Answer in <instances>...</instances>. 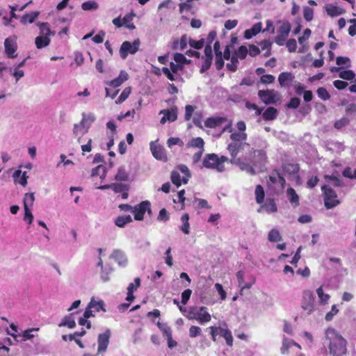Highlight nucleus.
<instances>
[{"label": "nucleus", "mask_w": 356, "mask_h": 356, "mask_svg": "<svg viewBox=\"0 0 356 356\" xmlns=\"http://www.w3.org/2000/svg\"><path fill=\"white\" fill-rule=\"evenodd\" d=\"M192 294V291L189 289L184 290L181 293V303L183 305H186L189 300Z\"/></svg>", "instance_id": "obj_64"}, {"label": "nucleus", "mask_w": 356, "mask_h": 356, "mask_svg": "<svg viewBox=\"0 0 356 356\" xmlns=\"http://www.w3.org/2000/svg\"><path fill=\"white\" fill-rule=\"evenodd\" d=\"M339 76L342 79L350 81L355 78V74L353 70H347L340 72Z\"/></svg>", "instance_id": "obj_47"}, {"label": "nucleus", "mask_w": 356, "mask_h": 356, "mask_svg": "<svg viewBox=\"0 0 356 356\" xmlns=\"http://www.w3.org/2000/svg\"><path fill=\"white\" fill-rule=\"evenodd\" d=\"M249 145H250L246 143H231L229 144L227 149L231 155V163H236L239 165L241 169H243L244 166L246 165L241 161V159L237 158V154L245 146Z\"/></svg>", "instance_id": "obj_6"}, {"label": "nucleus", "mask_w": 356, "mask_h": 356, "mask_svg": "<svg viewBox=\"0 0 356 356\" xmlns=\"http://www.w3.org/2000/svg\"><path fill=\"white\" fill-rule=\"evenodd\" d=\"M187 318L189 320H196L200 324L208 323L211 321V316L207 312L206 307H191L188 311L186 315Z\"/></svg>", "instance_id": "obj_3"}, {"label": "nucleus", "mask_w": 356, "mask_h": 356, "mask_svg": "<svg viewBox=\"0 0 356 356\" xmlns=\"http://www.w3.org/2000/svg\"><path fill=\"white\" fill-rule=\"evenodd\" d=\"M228 160L225 156L218 157L216 154H208L205 156L202 165L206 168L216 169L218 172L225 170L224 163Z\"/></svg>", "instance_id": "obj_2"}, {"label": "nucleus", "mask_w": 356, "mask_h": 356, "mask_svg": "<svg viewBox=\"0 0 356 356\" xmlns=\"http://www.w3.org/2000/svg\"><path fill=\"white\" fill-rule=\"evenodd\" d=\"M294 76L292 75L291 72H282L278 76V81L280 85L282 87L286 86L288 85L289 81H291L293 79Z\"/></svg>", "instance_id": "obj_28"}, {"label": "nucleus", "mask_w": 356, "mask_h": 356, "mask_svg": "<svg viewBox=\"0 0 356 356\" xmlns=\"http://www.w3.org/2000/svg\"><path fill=\"white\" fill-rule=\"evenodd\" d=\"M254 193L256 202L259 204H263L265 197V192L263 186L260 184L257 185Z\"/></svg>", "instance_id": "obj_29"}, {"label": "nucleus", "mask_w": 356, "mask_h": 356, "mask_svg": "<svg viewBox=\"0 0 356 356\" xmlns=\"http://www.w3.org/2000/svg\"><path fill=\"white\" fill-rule=\"evenodd\" d=\"M188 220V213H186L181 216V221L182 222V225L180 227V230L185 234H188L190 232V224Z\"/></svg>", "instance_id": "obj_30"}, {"label": "nucleus", "mask_w": 356, "mask_h": 356, "mask_svg": "<svg viewBox=\"0 0 356 356\" xmlns=\"http://www.w3.org/2000/svg\"><path fill=\"white\" fill-rule=\"evenodd\" d=\"M316 293L320 299V302L323 304H326L330 298V296L323 293V287L320 286L318 288Z\"/></svg>", "instance_id": "obj_55"}, {"label": "nucleus", "mask_w": 356, "mask_h": 356, "mask_svg": "<svg viewBox=\"0 0 356 356\" xmlns=\"http://www.w3.org/2000/svg\"><path fill=\"white\" fill-rule=\"evenodd\" d=\"M35 200L34 193H26L24 199V207H32Z\"/></svg>", "instance_id": "obj_50"}, {"label": "nucleus", "mask_w": 356, "mask_h": 356, "mask_svg": "<svg viewBox=\"0 0 356 356\" xmlns=\"http://www.w3.org/2000/svg\"><path fill=\"white\" fill-rule=\"evenodd\" d=\"M225 122H227L226 118L211 117V118H208L204 121V126L207 128L215 129V128L220 127Z\"/></svg>", "instance_id": "obj_17"}, {"label": "nucleus", "mask_w": 356, "mask_h": 356, "mask_svg": "<svg viewBox=\"0 0 356 356\" xmlns=\"http://www.w3.org/2000/svg\"><path fill=\"white\" fill-rule=\"evenodd\" d=\"M261 209H264L268 213H275L277 211L275 200L273 198H267L266 202L262 204Z\"/></svg>", "instance_id": "obj_24"}, {"label": "nucleus", "mask_w": 356, "mask_h": 356, "mask_svg": "<svg viewBox=\"0 0 356 356\" xmlns=\"http://www.w3.org/2000/svg\"><path fill=\"white\" fill-rule=\"evenodd\" d=\"M300 104V99L298 97H292L286 106L288 108L296 109Z\"/></svg>", "instance_id": "obj_59"}, {"label": "nucleus", "mask_w": 356, "mask_h": 356, "mask_svg": "<svg viewBox=\"0 0 356 356\" xmlns=\"http://www.w3.org/2000/svg\"><path fill=\"white\" fill-rule=\"evenodd\" d=\"M4 48L5 52L8 58H15L17 55L15 54V53L17 49V36L12 35L7 38L4 41Z\"/></svg>", "instance_id": "obj_11"}, {"label": "nucleus", "mask_w": 356, "mask_h": 356, "mask_svg": "<svg viewBox=\"0 0 356 356\" xmlns=\"http://www.w3.org/2000/svg\"><path fill=\"white\" fill-rule=\"evenodd\" d=\"M112 257L121 266H125L128 262L127 258L124 255V252L119 250H115L112 254Z\"/></svg>", "instance_id": "obj_23"}, {"label": "nucleus", "mask_w": 356, "mask_h": 356, "mask_svg": "<svg viewBox=\"0 0 356 356\" xmlns=\"http://www.w3.org/2000/svg\"><path fill=\"white\" fill-rule=\"evenodd\" d=\"M87 121L88 119H86V115L83 114V118L80 123L74 124L73 133L76 136H79L80 134H84L88 131L90 127V123L86 124Z\"/></svg>", "instance_id": "obj_15"}, {"label": "nucleus", "mask_w": 356, "mask_h": 356, "mask_svg": "<svg viewBox=\"0 0 356 356\" xmlns=\"http://www.w3.org/2000/svg\"><path fill=\"white\" fill-rule=\"evenodd\" d=\"M248 53V49L244 45L240 46L238 48L237 51L234 52L235 55H236L241 60H243L246 58Z\"/></svg>", "instance_id": "obj_51"}, {"label": "nucleus", "mask_w": 356, "mask_h": 356, "mask_svg": "<svg viewBox=\"0 0 356 356\" xmlns=\"http://www.w3.org/2000/svg\"><path fill=\"white\" fill-rule=\"evenodd\" d=\"M131 91V89L130 87L125 88L120 94V95L119 96V97L118 98V99L115 101V103L118 104L124 102L129 96Z\"/></svg>", "instance_id": "obj_45"}, {"label": "nucleus", "mask_w": 356, "mask_h": 356, "mask_svg": "<svg viewBox=\"0 0 356 356\" xmlns=\"http://www.w3.org/2000/svg\"><path fill=\"white\" fill-rule=\"evenodd\" d=\"M209 329L210 330V334L213 341H216L217 336L219 335L225 339L226 343L229 347L233 346L234 338L231 330L227 327L226 325L225 327L210 326Z\"/></svg>", "instance_id": "obj_4"}, {"label": "nucleus", "mask_w": 356, "mask_h": 356, "mask_svg": "<svg viewBox=\"0 0 356 356\" xmlns=\"http://www.w3.org/2000/svg\"><path fill=\"white\" fill-rule=\"evenodd\" d=\"M40 15L39 11H33L29 13L24 14L20 19V22L25 25L27 23H33Z\"/></svg>", "instance_id": "obj_26"}, {"label": "nucleus", "mask_w": 356, "mask_h": 356, "mask_svg": "<svg viewBox=\"0 0 356 356\" xmlns=\"http://www.w3.org/2000/svg\"><path fill=\"white\" fill-rule=\"evenodd\" d=\"M58 326H67L69 328H74L76 326V323L75 321L72 318V314H70L69 316H65Z\"/></svg>", "instance_id": "obj_36"}, {"label": "nucleus", "mask_w": 356, "mask_h": 356, "mask_svg": "<svg viewBox=\"0 0 356 356\" xmlns=\"http://www.w3.org/2000/svg\"><path fill=\"white\" fill-rule=\"evenodd\" d=\"M170 178L172 184L177 186V187H179L181 185V176L178 172L172 171Z\"/></svg>", "instance_id": "obj_56"}, {"label": "nucleus", "mask_w": 356, "mask_h": 356, "mask_svg": "<svg viewBox=\"0 0 356 356\" xmlns=\"http://www.w3.org/2000/svg\"><path fill=\"white\" fill-rule=\"evenodd\" d=\"M174 60L177 63L181 64H190L191 60L187 59L184 54L180 53H176L174 54Z\"/></svg>", "instance_id": "obj_49"}, {"label": "nucleus", "mask_w": 356, "mask_h": 356, "mask_svg": "<svg viewBox=\"0 0 356 356\" xmlns=\"http://www.w3.org/2000/svg\"><path fill=\"white\" fill-rule=\"evenodd\" d=\"M249 160L253 163H260L266 159V152L263 149H254L252 148L250 150Z\"/></svg>", "instance_id": "obj_14"}, {"label": "nucleus", "mask_w": 356, "mask_h": 356, "mask_svg": "<svg viewBox=\"0 0 356 356\" xmlns=\"http://www.w3.org/2000/svg\"><path fill=\"white\" fill-rule=\"evenodd\" d=\"M177 112L174 109L167 110L165 112V115L162 118L161 122H164L166 120L170 122H174L177 120Z\"/></svg>", "instance_id": "obj_37"}, {"label": "nucleus", "mask_w": 356, "mask_h": 356, "mask_svg": "<svg viewBox=\"0 0 356 356\" xmlns=\"http://www.w3.org/2000/svg\"><path fill=\"white\" fill-rule=\"evenodd\" d=\"M289 200L293 207L299 205V196L293 188H289L286 191Z\"/></svg>", "instance_id": "obj_27"}, {"label": "nucleus", "mask_w": 356, "mask_h": 356, "mask_svg": "<svg viewBox=\"0 0 356 356\" xmlns=\"http://www.w3.org/2000/svg\"><path fill=\"white\" fill-rule=\"evenodd\" d=\"M89 303L90 307H92V309H93V312H98L101 310L103 312H106V309L104 308V302L103 300L95 301V298H92Z\"/></svg>", "instance_id": "obj_34"}, {"label": "nucleus", "mask_w": 356, "mask_h": 356, "mask_svg": "<svg viewBox=\"0 0 356 356\" xmlns=\"http://www.w3.org/2000/svg\"><path fill=\"white\" fill-rule=\"evenodd\" d=\"M286 46L288 49V51L291 53L295 52L297 49V42L296 40L293 38L288 40L285 42Z\"/></svg>", "instance_id": "obj_58"}, {"label": "nucleus", "mask_w": 356, "mask_h": 356, "mask_svg": "<svg viewBox=\"0 0 356 356\" xmlns=\"http://www.w3.org/2000/svg\"><path fill=\"white\" fill-rule=\"evenodd\" d=\"M111 188L115 193H119L128 190V186L123 184L113 183L111 184Z\"/></svg>", "instance_id": "obj_52"}, {"label": "nucleus", "mask_w": 356, "mask_h": 356, "mask_svg": "<svg viewBox=\"0 0 356 356\" xmlns=\"http://www.w3.org/2000/svg\"><path fill=\"white\" fill-rule=\"evenodd\" d=\"M330 341L329 350L333 356H342L346 352V341L334 329L328 328L325 332Z\"/></svg>", "instance_id": "obj_1"}, {"label": "nucleus", "mask_w": 356, "mask_h": 356, "mask_svg": "<svg viewBox=\"0 0 356 356\" xmlns=\"http://www.w3.org/2000/svg\"><path fill=\"white\" fill-rule=\"evenodd\" d=\"M50 41L49 38L47 35H40L36 37L35 43L38 49H42L48 46Z\"/></svg>", "instance_id": "obj_31"}, {"label": "nucleus", "mask_w": 356, "mask_h": 356, "mask_svg": "<svg viewBox=\"0 0 356 356\" xmlns=\"http://www.w3.org/2000/svg\"><path fill=\"white\" fill-rule=\"evenodd\" d=\"M132 221L130 215L118 216L115 220V225L119 227H124L125 225Z\"/></svg>", "instance_id": "obj_32"}, {"label": "nucleus", "mask_w": 356, "mask_h": 356, "mask_svg": "<svg viewBox=\"0 0 356 356\" xmlns=\"http://www.w3.org/2000/svg\"><path fill=\"white\" fill-rule=\"evenodd\" d=\"M258 96L266 105L275 104L280 99V94L274 90H260Z\"/></svg>", "instance_id": "obj_8"}, {"label": "nucleus", "mask_w": 356, "mask_h": 356, "mask_svg": "<svg viewBox=\"0 0 356 356\" xmlns=\"http://www.w3.org/2000/svg\"><path fill=\"white\" fill-rule=\"evenodd\" d=\"M296 343L292 340H289L286 338H284L282 341V345L280 348L282 354L284 355L288 353L289 349Z\"/></svg>", "instance_id": "obj_41"}, {"label": "nucleus", "mask_w": 356, "mask_h": 356, "mask_svg": "<svg viewBox=\"0 0 356 356\" xmlns=\"http://www.w3.org/2000/svg\"><path fill=\"white\" fill-rule=\"evenodd\" d=\"M139 42L134 41L133 43H131L129 41H124L120 49V53L121 57L124 59L127 58L128 54H134L138 49Z\"/></svg>", "instance_id": "obj_12"}, {"label": "nucleus", "mask_w": 356, "mask_h": 356, "mask_svg": "<svg viewBox=\"0 0 356 356\" xmlns=\"http://www.w3.org/2000/svg\"><path fill=\"white\" fill-rule=\"evenodd\" d=\"M278 115L277 108L269 106L262 113V118L266 121H270L275 120Z\"/></svg>", "instance_id": "obj_25"}, {"label": "nucleus", "mask_w": 356, "mask_h": 356, "mask_svg": "<svg viewBox=\"0 0 356 356\" xmlns=\"http://www.w3.org/2000/svg\"><path fill=\"white\" fill-rule=\"evenodd\" d=\"M321 190L323 193L324 205L327 209H332L340 204L336 192L330 186L324 185Z\"/></svg>", "instance_id": "obj_5"}, {"label": "nucleus", "mask_w": 356, "mask_h": 356, "mask_svg": "<svg viewBox=\"0 0 356 356\" xmlns=\"http://www.w3.org/2000/svg\"><path fill=\"white\" fill-rule=\"evenodd\" d=\"M269 181L274 184H278L282 188H284L286 185V180L284 177L277 169L272 170L269 175Z\"/></svg>", "instance_id": "obj_16"}, {"label": "nucleus", "mask_w": 356, "mask_h": 356, "mask_svg": "<svg viewBox=\"0 0 356 356\" xmlns=\"http://www.w3.org/2000/svg\"><path fill=\"white\" fill-rule=\"evenodd\" d=\"M135 14L131 12V13L127 14L122 19L123 25H124L129 30H134L136 29L135 25L132 22Z\"/></svg>", "instance_id": "obj_33"}, {"label": "nucleus", "mask_w": 356, "mask_h": 356, "mask_svg": "<svg viewBox=\"0 0 356 356\" xmlns=\"http://www.w3.org/2000/svg\"><path fill=\"white\" fill-rule=\"evenodd\" d=\"M158 140L152 141L149 144L150 150L153 156L159 161H167L168 156L165 150V148L157 143Z\"/></svg>", "instance_id": "obj_10"}, {"label": "nucleus", "mask_w": 356, "mask_h": 356, "mask_svg": "<svg viewBox=\"0 0 356 356\" xmlns=\"http://www.w3.org/2000/svg\"><path fill=\"white\" fill-rule=\"evenodd\" d=\"M189 145L191 147H197L200 149H204V142L202 138L197 137V138H193L191 140Z\"/></svg>", "instance_id": "obj_48"}, {"label": "nucleus", "mask_w": 356, "mask_h": 356, "mask_svg": "<svg viewBox=\"0 0 356 356\" xmlns=\"http://www.w3.org/2000/svg\"><path fill=\"white\" fill-rule=\"evenodd\" d=\"M129 175L124 167L118 168L117 174L115 175V179L117 181H127Z\"/></svg>", "instance_id": "obj_39"}, {"label": "nucleus", "mask_w": 356, "mask_h": 356, "mask_svg": "<svg viewBox=\"0 0 356 356\" xmlns=\"http://www.w3.org/2000/svg\"><path fill=\"white\" fill-rule=\"evenodd\" d=\"M282 168L285 173L291 175H298L300 171V167L298 163H283Z\"/></svg>", "instance_id": "obj_20"}, {"label": "nucleus", "mask_w": 356, "mask_h": 356, "mask_svg": "<svg viewBox=\"0 0 356 356\" xmlns=\"http://www.w3.org/2000/svg\"><path fill=\"white\" fill-rule=\"evenodd\" d=\"M201 328L198 326L192 325L189 328V336L191 338H195L201 334Z\"/></svg>", "instance_id": "obj_61"}, {"label": "nucleus", "mask_w": 356, "mask_h": 356, "mask_svg": "<svg viewBox=\"0 0 356 356\" xmlns=\"http://www.w3.org/2000/svg\"><path fill=\"white\" fill-rule=\"evenodd\" d=\"M261 31V23L258 22L254 24L251 29H247L244 32V38L245 39H250L257 35Z\"/></svg>", "instance_id": "obj_22"}, {"label": "nucleus", "mask_w": 356, "mask_h": 356, "mask_svg": "<svg viewBox=\"0 0 356 356\" xmlns=\"http://www.w3.org/2000/svg\"><path fill=\"white\" fill-rule=\"evenodd\" d=\"M150 205V202L148 200H145L135 206L132 210V213L134 214V219L136 220H142L146 211L149 215H151L152 209Z\"/></svg>", "instance_id": "obj_9"}, {"label": "nucleus", "mask_w": 356, "mask_h": 356, "mask_svg": "<svg viewBox=\"0 0 356 356\" xmlns=\"http://www.w3.org/2000/svg\"><path fill=\"white\" fill-rule=\"evenodd\" d=\"M13 177L15 183L20 184L23 186H25L27 184L28 177L26 175V172L22 173L20 170H17L13 173Z\"/></svg>", "instance_id": "obj_21"}, {"label": "nucleus", "mask_w": 356, "mask_h": 356, "mask_svg": "<svg viewBox=\"0 0 356 356\" xmlns=\"http://www.w3.org/2000/svg\"><path fill=\"white\" fill-rule=\"evenodd\" d=\"M326 12L327 15L332 17L341 15L343 13L341 8L331 4L326 6Z\"/></svg>", "instance_id": "obj_35"}, {"label": "nucleus", "mask_w": 356, "mask_h": 356, "mask_svg": "<svg viewBox=\"0 0 356 356\" xmlns=\"http://www.w3.org/2000/svg\"><path fill=\"white\" fill-rule=\"evenodd\" d=\"M268 238L271 242L280 241L282 239L280 232L275 229H273L269 232Z\"/></svg>", "instance_id": "obj_44"}, {"label": "nucleus", "mask_w": 356, "mask_h": 356, "mask_svg": "<svg viewBox=\"0 0 356 356\" xmlns=\"http://www.w3.org/2000/svg\"><path fill=\"white\" fill-rule=\"evenodd\" d=\"M164 337L166 338L167 339V341H168V346L169 348H175L177 347V342L175 340H173L172 339V330L168 332L166 330H165V334L163 335Z\"/></svg>", "instance_id": "obj_43"}, {"label": "nucleus", "mask_w": 356, "mask_h": 356, "mask_svg": "<svg viewBox=\"0 0 356 356\" xmlns=\"http://www.w3.org/2000/svg\"><path fill=\"white\" fill-rule=\"evenodd\" d=\"M291 30V25L289 21H284L277 29V35L274 41L279 46H283L289 37Z\"/></svg>", "instance_id": "obj_7"}, {"label": "nucleus", "mask_w": 356, "mask_h": 356, "mask_svg": "<svg viewBox=\"0 0 356 356\" xmlns=\"http://www.w3.org/2000/svg\"><path fill=\"white\" fill-rule=\"evenodd\" d=\"M222 54H216L215 57V65L218 70H221L224 66Z\"/></svg>", "instance_id": "obj_63"}, {"label": "nucleus", "mask_w": 356, "mask_h": 356, "mask_svg": "<svg viewBox=\"0 0 356 356\" xmlns=\"http://www.w3.org/2000/svg\"><path fill=\"white\" fill-rule=\"evenodd\" d=\"M113 268L111 266H105L102 268L101 279L103 282H106L109 281L110 275L113 272Z\"/></svg>", "instance_id": "obj_42"}, {"label": "nucleus", "mask_w": 356, "mask_h": 356, "mask_svg": "<svg viewBox=\"0 0 356 356\" xmlns=\"http://www.w3.org/2000/svg\"><path fill=\"white\" fill-rule=\"evenodd\" d=\"M316 93L318 95V97L321 98L322 100L326 101L330 99V93L324 87L318 88L316 90Z\"/></svg>", "instance_id": "obj_46"}, {"label": "nucleus", "mask_w": 356, "mask_h": 356, "mask_svg": "<svg viewBox=\"0 0 356 356\" xmlns=\"http://www.w3.org/2000/svg\"><path fill=\"white\" fill-rule=\"evenodd\" d=\"M37 26L40 28V33L42 35H47L49 37L53 34L50 30L49 24L47 22H38Z\"/></svg>", "instance_id": "obj_38"}, {"label": "nucleus", "mask_w": 356, "mask_h": 356, "mask_svg": "<svg viewBox=\"0 0 356 356\" xmlns=\"http://www.w3.org/2000/svg\"><path fill=\"white\" fill-rule=\"evenodd\" d=\"M189 44L191 47H193L194 49H200L204 47V39H201L199 40H190Z\"/></svg>", "instance_id": "obj_60"}, {"label": "nucleus", "mask_w": 356, "mask_h": 356, "mask_svg": "<svg viewBox=\"0 0 356 356\" xmlns=\"http://www.w3.org/2000/svg\"><path fill=\"white\" fill-rule=\"evenodd\" d=\"M140 286V279L136 277L134 279V283H130L127 287V291L134 293Z\"/></svg>", "instance_id": "obj_62"}, {"label": "nucleus", "mask_w": 356, "mask_h": 356, "mask_svg": "<svg viewBox=\"0 0 356 356\" xmlns=\"http://www.w3.org/2000/svg\"><path fill=\"white\" fill-rule=\"evenodd\" d=\"M248 135L245 132H234L230 135V139L234 142L244 141L247 139Z\"/></svg>", "instance_id": "obj_40"}, {"label": "nucleus", "mask_w": 356, "mask_h": 356, "mask_svg": "<svg viewBox=\"0 0 356 356\" xmlns=\"http://www.w3.org/2000/svg\"><path fill=\"white\" fill-rule=\"evenodd\" d=\"M303 17L306 21L311 22L314 17V10L308 6L304 7Z\"/></svg>", "instance_id": "obj_53"}, {"label": "nucleus", "mask_w": 356, "mask_h": 356, "mask_svg": "<svg viewBox=\"0 0 356 356\" xmlns=\"http://www.w3.org/2000/svg\"><path fill=\"white\" fill-rule=\"evenodd\" d=\"M308 299L307 302H303L302 303V308L307 311V314H310L314 310V296L311 292L304 293V299Z\"/></svg>", "instance_id": "obj_18"}, {"label": "nucleus", "mask_w": 356, "mask_h": 356, "mask_svg": "<svg viewBox=\"0 0 356 356\" xmlns=\"http://www.w3.org/2000/svg\"><path fill=\"white\" fill-rule=\"evenodd\" d=\"M128 78V74L125 71L121 70L120 75L117 78L107 83V84L113 88H118L121 86L125 81H127Z\"/></svg>", "instance_id": "obj_19"}, {"label": "nucleus", "mask_w": 356, "mask_h": 356, "mask_svg": "<svg viewBox=\"0 0 356 356\" xmlns=\"http://www.w3.org/2000/svg\"><path fill=\"white\" fill-rule=\"evenodd\" d=\"M111 337V332L108 329L104 333L99 334L97 339L98 342V348L97 352L98 353H104L106 350L107 347L109 343V338Z\"/></svg>", "instance_id": "obj_13"}, {"label": "nucleus", "mask_w": 356, "mask_h": 356, "mask_svg": "<svg viewBox=\"0 0 356 356\" xmlns=\"http://www.w3.org/2000/svg\"><path fill=\"white\" fill-rule=\"evenodd\" d=\"M83 10H96L98 8V4L93 1L83 2L81 5Z\"/></svg>", "instance_id": "obj_54"}, {"label": "nucleus", "mask_w": 356, "mask_h": 356, "mask_svg": "<svg viewBox=\"0 0 356 356\" xmlns=\"http://www.w3.org/2000/svg\"><path fill=\"white\" fill-rule=\"evenodd\" d=\"M350 122V120L347 118H342L338 120H337L334 124V127L337 129H341V128L344 127L345 126L348 125Z\"/></svg>", "instance_id": "obj_57"}]
</instances>
